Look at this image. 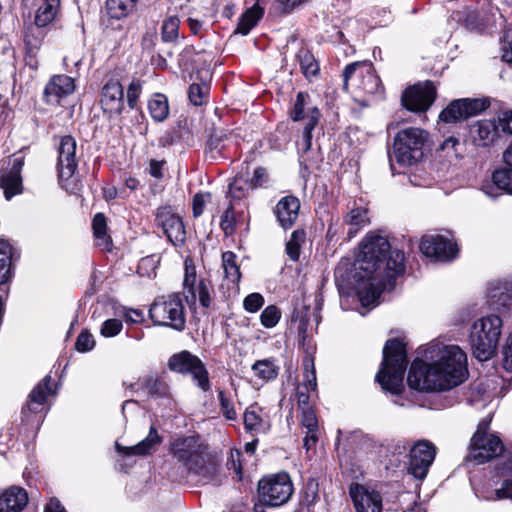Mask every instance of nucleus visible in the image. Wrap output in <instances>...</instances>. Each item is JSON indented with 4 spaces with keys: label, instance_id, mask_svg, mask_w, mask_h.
Returning a JSON list of instances; mask_svg holds the SVG:
<instances>
[{
    "label": "nucleus",
    "instance_id": "1",
    "mask_svg": "<svg viewBox=\"0 0 512 512\" xmlns=\"http://www.w3.org/2000/svg\"><path fill=\"white\" fill-rule=\"evenodd\" d=\"M355 266L360 303L364 307L376 306L381 293L386 289L392 290L396 278L404 273V253L390 250L387 238L369 233L360 244Z\"/></svg>",
    "mask_w": 512,
    "mask_h": 512
},
{
    "label": "nucleus",
    "instance_id": "2",
    "mask_svg": "<svg viewBox=\"0 0 512 512\" xmlns=\"http://www.w3.org/2000/svg\"><path fill=\"white\" fill-rule=\"evenodd\" d=\"M426 361L415 359L408 372V385L419 391H447L468 377L466 353L455 344L433 341L425 349Z\"/></svg>",
    "mask_w": 512,
    "mask_h": 512
},
{
    "label": "nucleus",
    "instance_id": "3",
    "mask_svg": "<svg viewBox=\"0 0 512 512\" xmlns=\"http://www.w3.org/2000/svg\"><path fill=\"white\" fill-rule=\"evenodd\" d=\"M407 367L405 344L398 339H390L383 348V361L376 374L382 389L392 394H400L404 389V373Z\"/></svg>",
    "mask_w": 512,
    "mask_h": 512
},
{
    "label": "nucleus",
    "instance_id": "4",
    "mask_svg": "<svg viewBox=\"0 0 512 512\" xmlns=\"http://www.w3.org/2000/svg\"><path fill=\"white\" fill-rule=\"evenodd\" d=\"M343 76L345 88L348 87L349 79L355 77L353 98L362 107H367L372 102L383 98L384 88L370 62H354L347 65Z\"/></svg>",
    "mask_w": 512,
    "mask_h": 512
},
{
    "label": "nucleus",
    "instance_id": "5",
    "mask_svg": "<svg viewBox=\"0 0 512 512\" xmlns=\"http://www.w3.org/2000/svg\"><path fill=\"white\" fill-rule=\"evenodd\" d=\"M502 319L494 314L476 320L469 336L472 353L479 361L491 359L498 347L501 336Z\"/></svg>",
    "mask_w": 512,
    "mask_h": 512
},
{
    "label": "nucleus",
    "instance_id": "6",
    "mask_svg": "<svg viewBox=\"0 0 512 512\" xmlns=\"http://www.w3.org/2000/svg\"><path fill=\"white\" fill-rule=\"evenodd\" d=\"M171 454L190 472L206 477V472H216L215 466H205V447L197 436L179 437L171 443Z\"/></svg>",
    "mask_w": 512,
    "mask_h": 512
},
{
    "label": "nucleus",
    "instance_id": "7",
    "mask_svg": "<svg viewBox=\"0 0 512 512\" xmlns=\"http://www.w3.org/2000/svg\"><path fill=\"white\" fill-rule=\"evenodd\" d=\"M149 316L157 326H164L182 331L185 328V308L176 294L158 297L151 304Z\"/></svg>",
    "mask_w": 512,
    "mask_h": 512
},
{
    "label": "nucleus",
    "instance_id": "8",
    "mask_svg": "<svg viewBox=\"0 0 512 512\" xmlns=\"http://www.w3.org/2000/svg\"><path fill=\"white\" fill-rule=\"evenodd\" d=\"M428 141V133L420 128L410 127L399 131L394 138V156L397 162L410 166L423 157V148Z\"/></svg>",
    "mask_w": 512,
    "mask_h": 512
},
{
    "label": "nucleus",
    "instance_id": "9",
    "mask_svg": "<svg viewBox=\"0 0 512 512\" xmlns=\"http://www.w3.org/2000/svg\"><path fill=\"white\" fill-rule=\"evenodd\" d=\"M57 152L59 182L66 191L75 193L78 190L75 172L79 161L78 147L75 138L71 135L61 137Z\"/></svg>",
    "mask_w": 512,
    "mask_h": 512
},
{
    "label": "nucleus",
    "instance_id": "10",
    "mask_svg": "<svg viewBox=\"0 0 512 512\" xmlns=\"http://www.w3.org/2000/svg\"><path fill=\"white\" fill-rule=\"evenodd\" d=\"M171 371L179 374H190L193 382L202 391L210 390L209 373L202 360L187 350L173 354L168 360Z\"/></svg>",
    "mask_w": 512,
    "mask_h": 512
},
{
    "label": "nucleus",
    "instance_id": "11",
    "mask_svg": "<svg viewBox=\"0 0 512 512\" xmlns=\"http://www.w3.org/2000/svg\"><path fill=\"white\" fill-rule=\"evenodd\" d=\"M491 419H483L479 422L476 432L471 438L470 457L481 464L497 457L503 452V444L495 435H488Z\"/></svg>",
    "mask_w": 512,
    "mask_h": 512
},
{
    "label": "nucleus",
    "instance_id": "12",
    "mask_svg": "<svg viewBox=\"0 0 512 512\" xmlns=\"http://www.w3.org/2000/svg\"><path fill=\"white\" fill-rule=\"evenodd\" d=\"M260 499L270 506L285 504L293 494V484L287 473L263 478L258 483Z\"/></svg>",
    "mask_w": 512,
    "mask_h": 512
},
{
    "label": "nucleus",
    "instance_id": "13",
    "mask_svg": "<svg viewBox=\"0 0 512 512\" xmlns=\"http://www.w3.org/2000/svg\"><path fill=\"white\" fill-rule=\"evenodd\" d=\"M420 250L427 257L440 261H449L456 257L458 247L453 238L449 236L430 234L423 236Z\"/></svg>",
    "mask_w": 512,
    "mask_h": 512
},
{
    "label": "nucleus",
    "instance_id": "14",
    "mask_svg": "<svg viewBox=\"0 0 512 512\" xmlns=\"http://www.w3.org/2000/svg\"><path fill=\"white\" fill-rule=\"evenodd\" d=\"M436 456V447L427 440H419L410 450L408 471L419 480H423Z\"/></svg>",
    "mask_w": 512,
    "mask_h": 512
},
{
    "label": "nucleus",
    "instance_id": "15",
    "mask_svg": "<svg viewBox=\"0 0 512 512\" xmlns=\"http://www.w3.org/2000/svg\"><path fill=\"white\" fill-rule=\"evenodd\" d=\"M24 166V157L13 155L9 158L8 166L0 171V187L6 200L12 199L23 191L21 171Z\"/></svg>",
    "mask_w": 512,
    "mask_h": 512
},
{
    "label": "nucleus",
    "instance_id": "16",
    "mask_svg": "<svg viewBox=\"0 0 512 512\" xmlns=\"http://www.w3.org/2000/svg\"><path fill=\"white\" fill-rule=\"evenodd\" d=\"M436 88L432 82L418 83L408 88L402 95L403 106L413 112H424L434 102Z\"/></svg>",
    "mask_w": 512,
    "mask_h": 512
},
{
    "label": "nucleus",
    "instance_id": "17",
    "mask_svg": "<svg viewBox=\"0 0 512 512\" xmlns=\"http://www.w3.org/2000/svg\"><path fill=\"white\" fill-rule=\"evenodd\" d=\"M156 221L174 245H181L185 241V228L179 215L169 206L160 207L156 212Z\"/></svg>",
    "mask_w": 512,
    "mask_h": 512
},
{
    "label": "nucleus",
    "instance_id": "18",
    "mask_svg": "<svg viewBox=\"0 0 512 512\" xmlns=\"http://www.w3.org/2000/svg\"><path fill=\"white\" fill-rule=\"evenodd\" d=\"M349 495L356 512H382V497L378 491L359 483H351Z\"/></svg>",
    "mask_w": 512,
    "mask_h": 512
},
{
    "label": "nucleus",
    "instance_id": "19",
    "mask_svg": "<svg viewBox=\"0 0 512 512\" xmlns=\"http://www.w3.org/2000/svg\"><path fill=\"white\" fill-rule=\"evenodd\" d=\"M485 101L480 99H459L451 102L439 115L445 123L457 122L485 110Z\"/></svg>",
    "mask_w": 512,
    "mask_h": 512
},
{
    "label": "nucleus",
    "instance_id": "20",
    "mask_svg": "<svg viewBox=\"0 0 512 512\" xmlns=\"http://www.w3.org/2000/svg\"><path fill=\"white\" fill-rule=\"evenodd\" d=\"M100 104L109 117L118 116L124 108V91L121 83L116 79L107 81L101 90Z\"/></svg>",
    "mask_w": 512,
    "mask_h": 512
},
{
    "label": "nucleus",
    "instance_id": "21",
    "mask_svg": "<svg viewBox=\"0 0 512 512\" xmlns=\"http://www.w3.org/2000/svg\"><path fill=\"white\" fill-rule=\"evenodd\" d=\"M75 90L74 79L68 75H54L46 84L44 98L48 104H59L61 98L72 94Z\"/></svg>",
    "mask_w": 512,
    "mask_h": 512
},
{
    "label": "nucleus",
    "instance_id": "22",
    "mask_svg": "<svg viewBox=\"0 0 512 512\" xmlns=\"http://www.w3.org/2000/svg\"><path fill=\"white\" fill-rule=\"evenodd\" d=\"M162 437L158 434L155 427H151L145 439L133 446H122L118 442L115 443V448L118 453L125 456H147L154 452L161 444Z\"/></svg>",
    "mask_w": 512,
    "mask_h": 512
},
{
    "label": "nucleus",
    "instance_id": "23",
    "mask_svg": "<svg viewBox=\"0 0 512 512\" xmlns=\"http://www.w3.org/2000/svg\"><path fill=\"white\" fill-rule=\"evenodd\" d=\"M499 125L496 120L484 119L473 123L469 133L473 143L477 146H488L498 137Z\"/></svg>",
    "mask_w": 512,
    "mask_h": 512
},
{
    "label": "nucleus",
    "instance_id": "24",
    "mask_svg": "<svg viewBox=\"0 0 512 512\" xmlns=\"http://www.w3.org/2000/svg\"><path fill=\"white\" fill-rule=\"evenodd\" d=\"M28 501V494L23 488L11 486L0 493V512H21Z\"/></svg>",
    "mask_w": 512,
    "mask_h": 512
},
{
    "label": "nucleus",
    "instance_id": "25",
    "mask_svg": "<svg viewBox=\"0 0 512 512\" xmlns=\"http://www.w3.org/2000/svg\"><path fill=\"white\" fill-rule=\"evenodd\" d=\"M305 382L297 387L296 397L300 407H309V389L316 390L317 380L315 374L314 360L310 356H306L303 361Z\"/></svg>",
    "mask_w": 512,
    "mask_h": 512
},
{
    "label": "nucleus",
    "instance_id": "26",
    "mask_svg": "<svg viewBox=\"0 0 512 512\" xmlns=\"http://www.w3.org/2000/svg\"><path fill=\"white\" fill-rule=\"evenodd\" d=\"M487 296L497 308L507 307L512 300V280L498 279L489 282Z\"/></svg>",
    "mask_w": 512,
    "mask_h": 512
},
{
    "label": "nucleus",
    "instance_id": "27",
    "mask_svg": "<svg viewBox=\"0 0 512 512\" xmlns=\"http://www.w3.org/2000/svg\"><path fill=\"white\" fill-rule=\"evenodd\" d=\"M300 209V202L294 196L283 197L276 205L275 213L280 225L284 229L290 228L296 219Z\"/></svg>",
    "mask_w": 512,
    "mask_h": 512
},
{
    "label": "nucleus",
    "instance_id": "28",
    "mask_svg": "<svg viewBox=\"0 0 512 512\" xmlns=\"http://www.w3.org/2000/svg\"><path fill=\"white\" fill-rule=\"evenodd\" d=\"M245 429L252 433H266L270 429L268 418L258 404L247 407L244 413Z\"/></svg>",
    "mask_w": 512,
    "mask_h": 512
},
{
    "label": "nucleus",
    "instance_id": "29",
    "mask_svg": "<svg viewBox=\"0 0 512 512\" xmlns=\"http://www.w3.org/2000/svg\"><path fill=\"white\" fill-rule=\"evenodd\" d=\"M236 258L237 256L231 251L222 254V268L228 288H236L241 278L240 267Z\"/></svg>",
    "mask_w": 512,
    "mask_h": 512
},
{
    "label": "nucleus",
    "instance_id": "30",
    "mask_svg": "<svg viewBox=\"0 0 512 512\" xmlns=\"http://www.w3.org/2000/svg\"><path fill=\"white\" fill-rule=\"evenodd\" d=\"M51 377L46 376L30 393L29 402L22 409V413L26 415L27 411L37 413L38 406L44 404L47 395L51 391Z\"/></svg>",
    "mask_w": 512,
    "mask_h": 512
},
{
    "label": "nucleus",
    "instance_id": "31",
    "mask_svg": "<svg viewBox=\"0 0 512 512\" xmlns=\"http://www.w3.org/2000/svg\"><path fill=\"white\" fill-rule=\"evenodd\" d=\"M51 377L46 376L30 393L29 402L22 409V413L26 415L27 411L37 413L38 406L44 404L47 395L51 391Z\"/></svg>",
    "mask_w": 512,
    "mask_h": 512
},
{
    "label": "nucleus",
    "instance_id": "32",
    "mask_svg": "<svg viewBox=\"0 0 512 512\" xmlns=\"http://www.w3.org/2000/svg\"><path fill=\"white\" fill-rule=\"evenodd\" d=\"M251 370L256 378L268 382L278 377L280 367L274 358H265L255 361Z\"/></svg>",
    "mask_w": 512,
    "mask_h": 512
},
{
    "label": "nucleus",
    "instance_id": "33",
    "mask_svg": "<svg viewBox=\"0 0 512 512\" xmlns=\"http://www.w3.org/2000/svg\"><path fill=\"white\" fill-rule=\"evenodd\" d=\"M321 113L317 107H309V113L307 115V122L304 125L303 133L301 138L297 141L299 149L306 153L311 149L312 145V131L319 122Z\"/></svg>",
    "mask_w": 512,
    "mask_h": 512
},
{
    "label": "nucleus",
    "instance_id": "34",
    "mask_svg": "<svg viewBox=\"0 0 512 512\" xmlns=\"http://www.w3.org/2000/svg\"><path fill=\"white\" fill-rule=\"evenodd\" d=\"M139 0H106L105 13L111 19L120 20L134 11Z\"/></svg>",
    "mask_w": 512,
    "mask_h": 512
},
{
    "label": "nucleus",
    "instance_id": "35",
    "mask_svg": "<svg viewBox=\"0 0 512 512\" xmlns=\"http://www.w3.org/2000/svg\"><path fill=\"white\" fill-rule=\"evenodd\" d=\"M344 221L349 226L347 235L350 239L353 238L361 228L370 223L368 211L362 207L351 209L345 216Z\"/></svg>",
    "mask_w": 512,
    "mask_h": 512
},
{
    "label": "nucleus",
    "instance_id": "36",
    "mask_svg": "<svg viewBox=\"0 0 512 512\" xmlns=\"http://www.w3.org/2000/svg\"><path fill=\"white\" fill-rule=\"evenodd\" d=\"M60 6V0H43L35 15L37 28L49 25L56 17Z\"/></svg>",
    "mask_w": 512,
    "mask_h": 512
},
{
    "label": "nucleus",
    "instance_id": "37",
    "mask_svg": "<svg viewBox=\"0 0 512 512\" xmlns=\"http://www.w3.org/2000/svg\"><path fill=\"white\" fill-rule=\"evenodd\" d=\"M139 384L152 397L163 398L169 396L170 388L163 378L145 376L139 379Z\"/></svg>",
    "mask_w": 512,
    "mask_h": 512
},
{
    "label": "nucleus",
    "instance_id": "38",
    "mask_svg": "<svg viewBox=\"0 0 512 512\" xmlns=\"http://www.w3.org/2000/svg\"><path fill=\"white\" fill-rule=\"evenodd\" d=\"M263 16V9L254 5L247 9L240 17L235 33L247 35Z\"/></svg>",
    "mask_w": 512,
    "mask_h": 512
},
{
    "label": "nucleus",
    "instance_id": "39",
    "mask_svg": "<svg viewBox=\"0 0 512 512\" xmlns=\"http://www.w3.org/2000/svg\"><path fill=\"white\" fill-rule=\"evenodd\" d=\"M93 234L96 240V245L105 250H109L111 245V238L107 235V222L103 213H97L92 221Z\"/></svg>",
    "mask_w": 512,
    "mask_h": 512
},
{
    "label": "nucleus",
    "instance_id": "40",
    "mask_svg": "<svg viewBox=\"0 0 512 512\" xmlns=\"http://www.w3.org/2000/svg\"><path fill=\"white\" fill-rule=\"evenodd\" d=\"M13 247L11 244L0 239V284L6 283L11 278V262Z\"/></svg>",
    "mask_w": 512,
    "mask_h": 512
},
{
    "label": "nucleus",
    "instance_id": "41",
    "mask_svg": "<svg viewBox=\"0 0 512 512\" xmlns=\"http://www.w3.org/2000/svg\"><path fill=\"white\" fill-rule=\"evenodd\" d=\"M309 107H315L314 105H311L310 96L307 93L299 92L296 95L290 111L291 119L293 121H304L306 123Z\"/></svg>",
    "mask_w": 512,
    "mask_h": 512
},
{
    "label": "nucleus",
    "instance_id": "42",
    "mask_svg": "<svg viewBox=\"0 0 512 512\" xmlns=\"http://www.w3.org/2000/svg\"><path fill=\"white\" fill-rule=\"evenodd\" d=\"M148 109L151 117L157 121H164L169 114L168 100L163 94H155L148 102Z\"/></svg>",
    "mask_w": 512,
    "mask_h": 512
},
{
    "label": "nucleus",
    "instance_id": "43",
    "mask_svg": "<svg viewBox=\"0 0 512 512\" xmlns=\"http://www.w3.org/2000/svg\"><path fill=\"white\" fill-rule=\"evenodd\" d=\"M250 190H252V185L249 182L248 174L244 175L243 173H240L229 185L228 193L233 199H242Z\"/></svg>",
    "mask_w": 512,
    "mask_h": 512
},
{
    "label": "nucleus",
    "instance_id": "44",
    "mask_svg": "<svg viewBox=\"0 0 512 512\" xmlns=\"http://www.w3.org/2000/svg\"><path fill=\"white\" fill-rule=\"evenodd\" d=\"M298 62L303 74L306 77L315 76L319 70V66L314 56L307 50H300L297 54Z\"/></svg>",
    "mask_w": 512,
    "mask_h": 512
},
{
    "label": "nucleus",
    "instance_id": "45",
    "mask_svg": "<svg viewBox=\"0 0 512 512\" xmlns=\"http://www.w3.org/2000/svg\"><path fill=\"white\" fill-rule=\"evenodd\" d=\"M492 179L499 189L512 194V167L496 170Z\"/></svg>",
    "mask_w": 512,
    "mask_h": 512
},
{
    "label": "nucleus",
    "instance_id": "46",
    "mask_svg": "<svg viewBox=\"0 0 512 512\" xmlns=\"http://www.w3.org/2000/svg\"><path fill=\"white\" fill-rule=\"evenodd\" d=\"M480 498L487 501L512 500V479L503 481L499 488L480 496Z\"/></svg>",
    "mask_w": 512,
    "mask_h": 512
},
{
    "label": "nucleus",
    "instance_id": "47",
    "mask_svg": "<svg viewBox=\"0 0 512 512\" xmlns=\"http://www.w3.org/2000/svg\"><path fill=\"white\" fill-rule=\"evenodd\" d=\"M180 20L176 16H171L163 22L162 40L165 42H174L178 38Z\"/></svg>",
    "mask_w": 512,
    "mask_h": 512
},
{
    "label": "nucleus",
    "instance_id": "48",
    "mask_svg": "<svg viewBox=\"0 0 512 512\" xmlns=\"http://www.w3.org/2000/svg\"><path fill=\"white\" fill-rule=\"evenodd\" d=\"M158 262L159 258L156 255H150L142 258L138 263L137 273L141 277H155Z\"/></svg>",
    "mask_w": 512,
    "mask_h": 512
},
{
    "label": "nucleus",
    "instance_id": "49",
    "mask_svg": "<svg viewBox=\"0 0 512 512\" xmlns=\"http://www.w3.org/2000/svg\"><path fill=\"white\" fill-rule=\"evenodd\" d=\"M213 291L212 284L204 279H201L195 288V294L197 293L200 305L204 308H209L212 303L211 292Z\"/></svg>",
    "mask_w": 512,
    "mask_h": 512
},
{
    "label": "nucleus",
    "instance_id": "50",
    "mask_svg": "<svg viewBox=\"0 0 512 512\" xmlns=\"http://www.w3.org/2000/svg\"><path fill=\"white\" fill-rule=\"evenodd\" d=\"M281 318V311L275 305L267 306L260 315L261 324L265 328L275 327Z\"/></svg>",
    "mask_w": 512,
    "mask_h": 512
},
{
    "label": "nucleus",
    "instance_id": "51",
    "mask_svg": "<svg viewBox=\"0 0 512 512\" xmlns=\"http://www.w3.org/2000/svg\"><path fill=\"white\" fill-rule=\"evenodd\" d=\"M209 88L206 84L193 83L189 87L188 97L195 106L202 105L208 95Z\"/></svg>",
    "mask_w": 512,
    "mask_h": 512
},
{
    "label": "nucleus",
    "instance_id": "52",
    "mask_svg": "<svg viewBox=\"0 0 512 512\" xmlns=\"http://www.w3.org/2000/svg\"><path fill=\"white\" fill-rule=\"evenodd\" d=\"M195 283H196V268L188 260H185V274L183 285L184 289L188 290L192 297L195 299Z\"/></svg>",
    "mask_w": 512,
    "mask_h": 512
},
{
    "label": "nucleus",
    "instance_id": "53",
    "mask_svg": "<svg viewBox=\"0 0 512 512\" xmlns=\"http://www.w3.org/2000/svg\"><path fill=\"white\" fill-rule=\"evenodd\" d=\"M123 328L122 321L116 318L107 319L103 322L100 333L109 338L118 335Z\"/></svg>",
    "mask_w": 512,
    "mask_h": 512
},
{
    "label": "nucleus",
    "instance_id": "54",
    "mask_svg": "<svg viewBox=\"0 0 512 512\" xmlns=\"http://www.w3.org/2000/svg\"><path fill=\"white\" fill-rule=\"evenodd\" d=\"M36 32L37 35H35L34 29L31 28L30 30L26 31L24 35L26 49L30 54L36 53L41 46L42 36L38 30Z\"/></svg>",
    "mask_w": 512,
    "mask_h": 512
},
{
    "label": "nucleus",
    "instance_id": "55",
    "mask_svg": "<svg viewBox=\"0 0 512 512\" xmlns=\"http://www.w3.org/2000/svg\"><path fill=\"white\" fill-rule=\"evenodd\" d=\"M212 195L209 192L205 193H197L193 197L192 202V209H193V216L195 218L201 216L204 212V207L207 203L211 201Z\"/></svg>",
    "mask_w": 512,
    "mask_h": 512
},
{
    "label": "nucleus",
    "instance_id": "56",
    "mask_svg": "<svg viewBox=\"0 0 512 512\" xmlns=\"http://www.w3.org/2000/svg\"><path fill=\"white\" fill-rule=\"evenodd\" d=\"M263 304L264 298L260 293H251L243 301L244 309L250 313L257 312Z\"/></svg>",
    "mask_w": 512,
    "mask_h": 512
},
{
    "label": "nucleus",
    "instance_id": "57",
    "mask_svg": "<svg viewBox=\"0 0 512 512\" xmlns=\"http://www.w3.org/2000/svg\"><path fill=\"white\" fill-rule=\"evenodd\" d=\"M219 401L221 405V411L224 417L228 420H235L237 417L233 402L223 391L219 392Z\"/></svg>",
    "mask_w": 512,
    "mask_h": 512
},
{
    "label": "nucleus",
    "instance_id": "58",
    "mask_svg": "<svg viewBox=\"0 0 512 512\" xmlns=\"http://www.w3.org/2000/svg\"><path fill=\"white\" fill-rule=\"evenodd\" d=\"M220 226L226 235H232L235 230V216L233 206L230 205L224 212Z\"/></svg>",
    "mask_w": 512,
    "mask_h": 512
},
{
    "label": "nucleus",
    "instance_id": "59",
    "mask_svg": "<svg viewBox=\"0 0 512 512\" xmlns=\"http://www.w3.org/2000/svg\"><path fill=\"white\" fill-rule=\"evenodd\" d=\"M502 59L512 64V27L507 28L503 34Z\"/></svg>",
    "mask_w": 512,
    "mask_h": 512
},
{
    "label": "nucleus",
    "instance_id": "60",
    "mask_svg": "<svg viewBox=\"0 0 512 512\" xmlns=\"http://www.w3.org/2000/svg\"><path fill=\"white\" fill-rule=\"evenodd\" d=\"M95 340L92 334L82 331L76 340L75 347L79 352H87L93 349Z\"/></svg>",
    "mask_w": 512,
    "mask_h": 512
},
{
    "label": "nucleus",
    "instance_id": "61",
    "mask_svg": "<svg viewBox=\"0 0 512 512\" xmlns=\"http://www.w3.org/2000/svg\"><path fill=\"white\" fill-rule=\"evenodd\" d=\"M302 425L309 432H317L318 430V422L314 411L310 407H306L302 409Z\"/></svg>",
    "mask_w": 512,
    "mask_h": 512
},
{
    "label": "nucleus",
    "instance_id": "62",
    "mask_svg": "<svg viewBox=\"0 0 512 512\" xmlns=\"http://www.w3.org/2000/svg\"><path fill=\"white\" fill-rule=\"evenodd\" d=\"M141 82L137 79L131 81L127 89V103L130 108H135L141 93Z\"/></svg>",
    "mask_w": 512,
    "mask_h": 512
},
{
    "label": "nucleus",
    "instance_id": "63",
    "mask_svg": "<svg viewBox=\"0 0 512 512\" xmlns=\"http://www.w3.org/2000/svg\"><path fill=\"white\" fill-rule=\"evenodd\" d=\"M122 316L127 323L139 324L144 320V313L139 309L123 308Z\"/></svg>",
    "mask_w": 512,
    "mask_h": 512
},
{
    "label": "nucleus",
    "instance_id": "64",
    "mask_svg": "<svg viewBox=\"0 0 512 512\" xmlns=\"http://www.w3.org/2000/svg\"><path fill=\"white\" fill-rule=\"evenodd\" d=\"M504 368L512 371V332L508 335L503 346Z\"/></svg>",
    "mask_w": 512,
    "mask_h": 512
}]
</instances>
